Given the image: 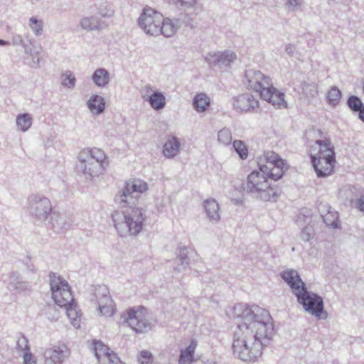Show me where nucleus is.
I'll return each mask as SVG.
<instances>
[{
	"instance_id": "f257e3e1",
	"label": "nucleus",
	"mask_w": 364,
	"mask_h": 364,
	"mask_svg": "<svg viewBox=\"0 0 364 364\" xmlns=\"http://www.w3.org/2000/svg\"><path fill=\"white\" fill-rule=\"evenodd\" d=\"M237 328L233 333V355L245 362H255L274 335L273 319L268 311L257 306L237 304L233 308Z\"/></svg>"
},
{
	"instance_id": "f03ea898",
	"label": "nucleus",
	"mask_w": 364,
	"mask_h": 364,
	"mask_svg": "<svg viewBox=\"0 0 364 364\" xmlns=\"http://www.w3.org/2000/svg\"><path fill=\"white\" fill-rule=\"evenodd\" d=\"M314 144L309 147L311 162L317 176L326 177L333 173L336 156L335 146L329 136L321 130L314 132Z\"/></svg>"
},
{
	"instance_id": "7ed1b4c3",
	"label": "nucleus",
	"mask_w": 364,
	"mask_h": 364,
	"mask_svg": "<svg viewBox=\"0 0 364 364\" xmlns=\"http://www.w3.org/2000/svg\"><path fill=\"white\" fill-rule=\"evenodd\" d=\"M282 278L287 282L306 311L318 318H326L327 313L323 309V302L321 296L308 292L304 282L299 278L298 273L292 269L284 271Z\"/></svg>"
},
{
	"instance_id": "20e7f679",
	"label": "nucleus",
	"mask_w": 364,
	"mask_h": 364,
	"mask_svg": "<svg viewBox=\"0 0 364 364\" xmlns=\"http://www.w3.org/2000/svg\"><path fill=\"white\" fill-rule=\"evenodd\" d=\"M248 86L259 94L262 99L277 108H286L287 102L284 93L277 90L269 76L253 69L245 72Z\"/></svg>"
},
{
	"instance_id": "39448f33",
	"label": "nucleus",
	"mask_w": 364,
	"mask_h": 364,
	"mask_svg": "<svg viewBox=\"0 0 364 364\" xmlns=\"http://www.w3.org/2000/svg\"><path fill=\"white\" fill-rule=\"evenodd\" d=\"M271 181L259 169L255 170L247 176L243 189L247 193L256 194L265 200H273L279 195L280 191Z\"/></svg>"
},
{
	"instance_id": "423d86ee",
	"label": "nucleus",
	"mask_w": 364,
	"mask_h": 364,
	"mask_svg": "<svg viewBox=\"0 0 364 364\" xmlns=\"http://www.w3.org/2000/svg\"><path fill=\"white\" fill-rule=\"evenodd\" d=\"M144 213L142 209L129 207L123 214L116 212L113 215L115 228L123 235L127 232L131 235H136L142 230L144 222Z\"/></svg>"
},
{
	"instance_id": "0eeeda50",
	"label": "nucleus",
	"mask_w": 364,
	"mask_h": 364,
	"mask_svg": "<svg viewBox=\"0 0 364 364\" xmlns=\"http://www.w3.org/2000/svg\"><path fill=\"white\" fill-rule=\"evenodd\" d=\"M258 168L271 181L281 179L289 168L287 162L272 151H265L258 159Z\"/></svg>"
},
{
	"instance_id": "6e6552de",
	"label": "nucleus",
	"mask_w": 364,
	"mask_h": 364,
	"mask_svg": "<svg viewBox=\"0 0 364 364\" xmlns=\"http://www.w3.org/2000/svg\"><path fill=\"white\" fill-rule=\"evenodd\" d=\"M122 317L136 333H146L151 328L148 310L143 306L127 309Z\"/></svg>"
},
{
	"instance_id": "1a4fd4ad",
	"label": "nucleus",
	"mask_w": 364,
	"mask_h": 364,
	"mask_svg": "<svg viewBox=\"0 0 364 364\" xmlns=\"http://www.w3.org/2000/svg\"><path fill=\"white\" fill-rule=\"evenodd\" d=\"M50 285L52 297L55 303L60 307L68 306L75 300L68 282L54 273L50 275Z\"/></svg>"
},
{
	"instance_id": "9d476101",
	"label": "nucleus",
	"mask_w": 364,
	"mask_h": 364,
	"mask_svg": "<svg viewBox=\"0 0 364 364\" xmlns=\"http://www.w3.org/2000/svg\"><path fill=\"white\" fill-rule=\"evenodd\" d=\"M164 22V16L151 7H145L139 18L140 27L147 34L158 36L159 27Z\"/></svg>"
},
{
	"instance_id": "9b49d317",
	"label": "nucleus",
	"mask_w": 364,
	"mask_h": 364,
	"mask_svg": "<svg viewBox=\"0 0 364 364\" xmlns=\"http://www.w3.org/2000/svg\"><path fill=\"white\" fill-rule=\"evenodd\" d=\"M91 159L87 164H85L83 171L91 176L96 175L106 163L107 157L104 151L97 148H93L89 151Z\"/></svg>"
},
{
	"instance_id": "f8f14e48",
	"label": "nucleus",
	"mask_w": 364,
	"mask_h": 364,
	"mask_svg": "<svg viewBox=\"0 0 364 364\" xmlns=\"http://www.w3.org/2000/svg\"><path fill=\"white\" fill-rule=\"evenodd\" d=\"M46 364H62L70 355V350L65 344H58L45 351Z\"/></svg>"
},
{
	"instance_id": "ddd939ff",
	"label": "nucleus",
	"mask_w": 364,
	"mask_h": 364,
	"mask_svg": "<svg viewBox=\"0 0 364 364\" xmlns=\"http://www.w3.org/2000/svg\"><path fill=\"white\" fill-rule=\"evenodd\" d=\"M148 190V185L146 182L140 179H133L128 181L120 194L121 203H127L128 198H133L134 193H142Z\"/></svg>"
},
{
	"instance_id": "4468645a",
	"label": "nucleus",
	"mask_w": 364,
	"mask_h": 364,
	"mask_svg": "<svg viewBox=\"0 0 364 364\" xmlns=\"http://www.w3.org/2000/svg\"><path fill=\"white\" fill-rule=\"evenodd\" d=\"M144 94L143 95V98H147L151 106L154 109H161L164 107L166 105V98L163 93L159 92H154L151 94L152 89L151 87L146 86L144 89Z\"/></svg>"
},
{
	"instance_id": "2eb2a0df",
	"label": "nucleus",
	"mask_w": 364,
	"mask_h": 364,
	"mask_svg": "<svg viewBox=\"0 0 364 364\" xmlns=\"http://www.w3.org/2000/svg\"><path fill=\"white\" fill-rule=\"evenodd\" d=\"M235 107L241 112H250L259 106L258 101L250 95H242L235 102Z\"/></svg>"
},
{
	"instance_id": "dca6fc26",
	"label": "nucleus",
	"mask_w": 364,
	"mask_h": 364,
	"mask_svg": "<svg viewBox=\"0 0 364 364\" xmlns=\"http://www.w3.org/2000/svg\"><path fill=\"white\" fill-rule=\"evenodd\" d=\"M236 59V55L231 51H225L221 53H214L209 55L206 60L210 65H229Z\"/></svg>"
},
{
	"instance_id": "f3484780",
	"label": "nucleus",
	"mask_w": 364,
	"mask_h": 364,
	"mask_svg": "<svg viewBox=\"0 0 364 364\" xmlns=\"http://www.w3.org/2000/svg\"><path fill=\"white\" fill-rule=\"evenodd\" d=\"M197 345V341L193 339L186 348L181 350L178 364H192L194 361L193 355Z\"/></svg>"
},
{
	"instance_id": "a211bd4d",
	"label": "nucleus",
	"mask_w": 364,
	"mask_h": 364,
	"mask_svg": "<svg viewBox=\"0 0 364 364\" xmlns=\"http://www.w3.org/2000/svg\"><path fill=\"white\" fill-rule=\"evenodd\" d=\"M180 149L178 140L171 136L168 139L164 145L163 154L166 158H173L177 155Z\"/></svg>"
},
{
	"instance_id": "6ab92c4d",
	"label": "nucleus",
	"mask_w": 364,
	"mask_h": 364,
	"mask_svg": "<svg viewBox=\"0 0 364 364\" xmlns=\"http://www.w3.org/2000/svg\"><path fill=\"white\" fill-rule=\"evenodd\" d=\"M66 309L68 317L70 318L71 323L76 328L80 327L81 313L77 309L75 301L70 302L68 306H64Z\"/></svg>"
},
{
	"instance_id": "aec40b11",
	"label": "nucleus",
	"mask_w": 364,
	"mask_h": 364,
	"mask_svg": "<svg viewBox=\"0 0 364 364\" xmlns=\"http://www.w3.org/2000/svg\"><path fill=\"white\" fill-rule=\"evenodd\" d=\"M323 222L327 226L337 228L338 226V214L328 208L323 207L320 210Z\"/></svg>"
},
{
	"instance_id": "412c9836",
	"label": "nucleus",
	"mask_w": 364,
	"mask_h": 364,
	"mask_svg": "<svg viewBox=\"0 0 364 364\" xmlns=\"http://www.w3.org/2000/svg\"><path fill=\"white\" fill-rule=\"evenodd\" d=\"M92 350L98 361L102 363L112 351L105 344L98 341L92 342Z\"/></svg>"
},
{
	"instance_id": "4be33fe9",
	"label": "nucleus",
	"mask_w": 364,
	"mask_h": 364,
	"mask_svg": "<svg viewBox=\"0 0 364 364\" xmlns=\"http://www.w3.org/2000/svg\"><path fill=\"white\" fill-rule=\"evenodd\" d=\"M210 99L204 93L197 94L193 99V107L198 112H204L210 106Z\"/></svg>"
},
{
	"instance_id": "5701e85b",
	"label": "nucleus",
	"mask_w": 364,
	"mask_h": 364,
	"mask_svg": "<svg viewBox=\"0 0 364 364\" xmlns=\"http://www.w3.org/2000/svg\"><path fill=\"white\" fill-rule=\"evenodd\" d=\"M204 208L208 216L212 219L217 220L219 219V205L215 200H207L204 203Z\"/></svg>"
},
{
	"instance_id": "b1692460",
	"label": "nucleus",
	"mask_w": 364,
	"mask_h": 364,
	"mask_svg": "<svg viewBox=\"0 0 364 364\" xmlns=\"http://www.w3.org/2000/svg\"><path fill=\"white\" fill-rule=\"evenodd\" d=\"M90 110L95 114H100L105 109V102L102 97L97 95L92 96L87 102Z\"/></svg>"
},
{
	"instance_id": "393cba45",
	"label": "nucleus",
	"mask_w": 364,
	"mask_h": 364,
	"mask_svg": "<svg viewBox=\"0 0 364 364\" xmlns=\"http://www.w3.org/2000/svg\"><path fill=\"white\" fill-rule=\"evenodd\" d=\"M159 34H162L166 37H170L173 36L176 31V26L169 18H165L164 17V22L159 27Z\"/></svg>"
},
{
	"instance_id": "a878e982",
	"label": "nucleus",
	"mask_w": 364,
	"mask_h": 364,
	"mask_svg": "<svg viewBox=\"0 0 364 364\" xmlns=\"http://www.w3.org/2000/svg\"><path fill=\"white\" fill-rule=\"evenodd\" d=\"M92 80L97 86H105L109 82V73L103 68L97 69L92 75Z\"/></svg>"
},
{
	"instance_id": "bb28decb",
	"label": "nucleus",
	"mask_w": 364,
	"mask_h": 364,
	"mask_svg": "<svg viewBox=\"0 0 364 364\" xmlns=\"http://www.w3.org/2000/svg\"><path fill=\"white\" fill-rule=\"evenodd\" d=\"M100 311L105 316H112L115 312L114 301L109 297H105L100 304Z\"/></svg>"
},
{
	"instance_id": "cd10ccee",
	"label": "nucleus",
	"mask_w": 364,
	"mask_h": 364,
	"mask_svg": "<svg viewBox=\"0 0 364 364\" xmlns=\"http://www.w3.org/2000/svg\"><path fill=\"white\" fill-rule=\"evenodd\" d=\"M341 98V92L336 87H332L327 93V100L329 104L336 105Z\"/></svg>"
},
{
	"instance_id": "c85d7f7f",
	"label": "nucleus",
	"mask_w": 364,
	"mask_h": 364,
	"mask_svg": "<svg viewBox=\"0 0 364 364\" xmlns=\"http://www.w3.org/2000/svg\"><path fill=\"white\" fill-rule=\"evenodd\" d=\"M301 88L304 94L307 97H314L318 94V85L316 83L303 82Z\"/></svg>"
},
{
	"instance_id": "c756f323",
	"label": "nucleus",
	"mask_w": 364,
	"mask_h": 364,
	"mask_svg": "<svg viewBox=\"0 0 364 364\" xmlns=\"http://www.w3.org/2000/svg\"><path fill=\"white\" fill-rule=\"evenodd\" d=\"M16 124L21 131L25 132L31 126V117L28 114H20L17 117Z\"/></svg>"
},
{
	"instance_id": "7c9ffc66",
	"label": "nucleus",
	"mask_w": 364,
	"mask_h": 364,
	"mask_svg": "<svg viewBox=\"0 0 364 364\" xmlns=\"http://www.w3.org/2000/svg\"><path fill=\"white\" fill-rule=\"evenodd\" d=\"M80 25L83 29L87 31L99 29L100 27L97 20L89 17L82 18Z\"/></svg>"
},
{
	"instance_id": "2f4dec72",
	"label": "nucleus",
	"mask_w": 364,
	"mask_h": 364,
	"mask_svg": "<svg viewBox=\"0 0 364 364\" xmlns=\"http://www.w3.org/2000/svg\"><path fill=\"white\" fill-rule=\"evenodd\" d=\"M233 147L242 159H245L248 156V149L245 144L240 140L233 141Z\"/></svg>"
},
{
	"instance_id": "473e14b6",
	"label": "nucleus",
	"mask_w": 364,
	"mask_h": 364,
	"mask_svg": "<svg viewBox=\"0 0 364 364\" xmlns=\"http://www.w3.org/2000/svg\"><path fill=\"white\" fill-rule=\"evenodd\" d=\"M218 141L223 145H228L232 141L231 132L228 129H222L218 132Z\"/></svg>"
},
{
	"instance_id": "72a5a7b5",
	"label": "nucleus",
	"mask_w": 364,
	"mask_h": 364,
	"mask_svg": "<svg viewBox=\"0 0 364 364\" xmlns=\"http://www.w3.org/2000/svg\"><path fill=\"white\" fill-rule=\"evenodd\" d=\"M137 361L139 364H151L153 363V355L148 350H141L137 357Z\"/></svg>"
},
{
	"instance_id": "f704fd0d",
	"label": "nucleus",
	"mask_w": 364,
	"mask_h": 364,
	"mask_svg": "<svg viewBox=\"0 0 364 364\" xmlns=\"http://www.w3.org/2000/svg\"><path fill=\"white\" fill-rule=\"evenodd\" d=\"M29 26L36 35H40L43 31V23L35 17H32L29 21Z\"/></svg>"
},
{
	"instance_id": "c9c22d12",
	"label": "nucleus",
	"mask_w": 364,
	"mask_h": 364,
	"mask_svg": "<svg viewBox=\"0 0 364 364\" xmlns=\"http://www.w3.org/2000/svg\"><path fill=\"white\" fill-rule=\"evenodd\" d=\"M348 105L354 111H359L363 107L361 100L355 96H352L348 99Z\"/></svg>"
},
{
	"instance_id": "e433bc0d",
	"label": "nucleus",
	"mask_w": 364,
	"mask_h": 364,
	"mask_svg": "<svg viewBox=\"0 0 364 364\" xmlns=\"http://www.w3.org/2000/svg\"><path fill=\"white\" fill-rule=\"evenodd\" d=\"M102 364H125L122 362L116 353L113 351L107 355L106 360H103Z\"/></svg>"
},
{
	"instance_id": "4c0bfd02",
	"label": "nucleus",
	"mask_w": 364,
	"mask_h": 364,
	"mask_svg": "<svg viewBox=\"0 0 364 364\" xmlns=\"http://www.w3.org/2000/svg\"><path fill=\"white\" fill-rule=\"evenodd\" d=\"M63 85L68 87H74L75 84V77L71 73H65L63 75Z\"/></svg>"
},
{
	"instance_id": "58836bf2",
	"label": "nucleus",
	"mask_w": 364,
	"mask_h": 364,
	"mask_svg": "<svg viewBox=\"0 0 364 364\" xmlns=\"http://www.w3.org/2000/svg\"><path fill=\"white\" fill-rule=\"evenodd\" d=\"M302 4V0H284V4L290 9L294 10Z\"/></svg>"
},
{
	"instance_id": "ea45409f",
	"label": "nucleus",
	"mask_w": 364,
	"mask_h": 364,
	"mask_svg": "<svg viewBox=\"0 0 364 364\" xmlns=\"http://www.w3.org/2000/svg\"><path fill=\"white\" fill-rule=\"evenodd\" d=\"M23 364H36V360L33 359L31 353H25L23 356Z\"/></svg>"
},
{
	"instance_id": "a19ab883",
	"label": "nucleus",
	"mask_w": 364,
	"mask_h": 364,
	"mask_svg": "<svg viewBox=\"0 0 364 364\" xmlns=\"http://www.w3.org/2000/svg\"><path fill=\"white\" fill-rule=\"evenodd\" d=\"M196 0H176V2L180 4L181 6L183 5H193L196 3Z\"/></svg>"
},
{
	"instance_id": "79ce46f5",
	"label": "nucleus",
	"mask_w": 364,
	"mask_h": 364,
	"mask_svg": "<svg viewBox=\"0 0 364 364\" xmlns=\"http://www.w3.org/2000/svg\"><path fill=\"white\" fill-rule=\"evenodd\" d=\"M357 205H358V208L360 211L364 212V197H361V198L358 200Z\"/></svg>"
},
{
	"instance_id": "37998d69",
	"label": "nucleus",
	"mask_w": 364,
	"mask_h": 364,
	"mask_svg": "<svg viewBox=\"0 0 364 364\" xmlns=\"http://www.w3.org/2000/svg\"><path fill=\"white\" fill-rule=\"evenodd\" d=\"M359 118L364 122V107L359 110Z\"/></svg>"
},
{
	"instance_id": "c03bdc74",
	"label": "nucleus",
	"mask_w": 364,
	"mask_h": 364,
	"mask_svg": "<svg viewBox=\"0 0 364 364\" xmlns=\"http://www.w3.org/2000/svg\"><path fill=\"white\" fill-rule=\"evenodd\" d=\"M9 43L4 40H0V45H7Z\"/></svg>"
}]
</instances>
